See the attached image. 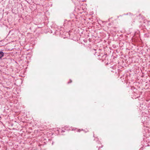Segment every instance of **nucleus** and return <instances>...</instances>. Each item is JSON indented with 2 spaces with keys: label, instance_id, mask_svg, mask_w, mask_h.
Returning <instances> with one entry per match:
<instances>
[{
  "label": "nucleus",
  "instance_id": "1",
  "mask_svg": "<svg viewBox=\"0 0 150 150\" xmlns=\"http://www.w3.org/2000/svg\"><path fill=\"white\" fill-rule=\"evenodd\" d=\"M4 55V53L2 51H0V59H1Z\"/></svg>",
  "mask_w": 150,
  "mask_h": 150
},
{
  "label": "nucleus",
  "instance_id": "2",
  "mask_svg": "<svg viewBox=\"0 0 150 150\" xmlns=\"http://www.w3.org/2000/svg\"><path fill=\"white\" fill-rule=\"evenodd\" d=\"M72 80H70L68 82V83H69L72 82Z\"/></svg>",
  "mask_w": 150,
  "mask_h": 150
},
{
  "label": "nucleus",
  "instance_id": "3",
  "mask_svg": "<svg viewBox=\"0 0 150 150\" xmlns=\"http://www.w3.org/2000/svg\"><path fill=\"white\" fill-rule=\"evenodd\" d=\"M130 16L131 17H132V16H133L132 15H130Z\"/></svg>",
  "mask_w": 150,
  "mask_h": 150
},
{
  "label": "nucleus",
  "instance_id": "4",
  "mask_svg": "<svg viewBox=\"0 0 150 150\" xmlns=\"http://www.w3.org/2000/svg\"><path fill=\"white\" fill-rule=\"evenodd\" d=\"M64 132V131L63 130H62V132Z\"/></svg>",
  "mask_w": 150,
  "mask_h": 150
},
{
  "label": "nucleus",
  "instance_id": "5",
  "mask_svg": "<svg viewBox=\"0 0 150 150\" xmlns=\"http://www.w3.org/2000/svg\"><path fill=\"white\" fill-rule=\"evenodd\" d=\"M93 50H95V49H94Z\"/></svg>",
  "mask_w": 150,
  "mask_h": 150
},
{
  "label": "nucleus",
  "instance_id": "6",
  "mask_svg": "<svg viewBox=\"0 0 150 150\" xmlns=\"http://www.w3.org/2000/svg\"><path fill=\"white\" fill-rule=\"evenodd\" d=\"M78 131H79V132H80V130H78Z\"/></svg>",
  "mask_w": 150,
  "mask_h": 150
}]
</instances>
